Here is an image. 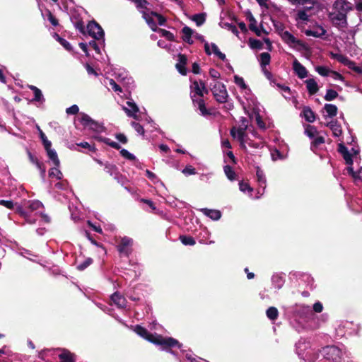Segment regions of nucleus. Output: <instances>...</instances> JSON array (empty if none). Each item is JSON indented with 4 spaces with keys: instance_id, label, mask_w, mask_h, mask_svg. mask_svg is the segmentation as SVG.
<instances>
[{
    "instance_id": "37",
    "label": "nucleus",
    "mask_w": 362,
    "mask_h": 362,
    "mask_svg": "<svg viewBox=\"0 0 362 362\" xmlns=\"http://www.w3.org/2000/svg\"><path fill=\"white\" fill-rule=\"evenodd\" d=\"M88 128L95 132H103L105 131V127L98 122L93 120Z\"/></svg>"
},
{
    "instance_id": "54",
    "label": "nucleus",
    "mask_w": 362,
    "mask_h": 362,
    "mask_svg": "<svg viewBox=\"0 0 362 362\" xmlns=\"http://www.w3.org/2000/svg\"><path fill=\"white\" fill-rule=\"evenodd\" d=\"M225 28L228 29V30L231 31L233 34L238 35V31L235 25L230 24V23H224Z\"/></svg>"
},
{
    "instance_id": "9",
    "label": "nucleus",
    "mask_w": 362,
    "mask_h": 362,
    "mask_svg": "<svg viewBox=\"0 0 362 362\" xmlns=\"http://www.w3.org/2000/svg\"><path fill=\"white\" fill-rule=\"evenodd\" d=\"M192 100L194 105H197L201 115L203 116H207L210 115L209 111L206 108L205 103L202 98H195V94L191 95Z\"/></svg>"
},
{
    "instance_id": "34",
    "label": "nucleus",
    "mask_w": 362,
    "mask_h": 362,
    "mask_svg": "<svg viewBox=\"0 0 362 362\" xmlns=\"http://www.w3.org/2000/svg\"><path fill=\"white\" fill-rule=\"evenodd\" d=\"M296 21L308 22L309 21V15L306 13V10L300 9L297 11Z\"/></svg>"
},
{
    "instance_id": "11",
    "label": "nucleus",
    "mask_w": 362,
    "mask_h": 362,
    "mask_svg": "<svg viewBox=\"0 0 362 362\" xmlns=\"http://www.w3.org/2000/svg\"><path fill=\"white\" fill-rule=\"evenodd\" d=\"M127 105L129 107H124L123 110L125 111L127 115L129 117H134V119H137V115H136V112H139V107L136 105L135 103L132 101L127 102Z\"/></svg>"
},
{
    "instance_id": "49",
    "label": "nucleus",
    "mask_w": 362,
    "mask_h": 362,
    "mask_svg": "<svg viewBox=\"0 0 362 362\" xmlns=\"http://www.w3.org/2000/svg\"><path fill=\"white\" fill-rule=\"evenodd\" d=\"M250 45L252 49H261L262 46V43L259 40H250Z\"/></svg>"
},
{
    "instance_id": "56",
    "label": "nucleus",
    "mask_w": 362,
    "mask_h": 362,
    "mask_svg": "<svg viewBox=\"0 0 362 362\" xmlns=\"http://www.w3.org/2000/svg\"><path fill=\"white\" fill-rule=\"evenodd\" d=\"M136 5V7L139 8H146L147 5V1L146 0H132Z\"/></svg>"
},
{
    "instance_id": "55",
    "label": "nucleus",
    "mask_w": 362,
    "mask_h": 362,
    "mask_svg": "<svg viewBox=\"0 0 362 362\" xmlns=\"http://www.w3.org/2000/svg\"><path fill=\"white\" fill-rule=\"evenodd\" d=\"M239 188H240V190L243 192H245L247 190L249 192H252V189L249 186V185L247 183H245L243 182H240L239 183Z\"/></svg>"
},
{
    "instance_id": "25",
    "label": "nucleus",
    "mask_w": 362,
    "mask_h": 362,
    "mask_svg": "<svg viewBox=\"0 0 362 362\" xmlns=\"http://www.w3.org/2000/svg\"><path fill=\"white\" fill-rule=\"evenodd\" d=\"M316 71L318 72L319 74L323 76H327L329 75L330 72H332L335 76V78H339L341 77L339 74L335 71H331L328 68L325 66H317L316 67Z\"/></svg>"
},
{
    "instance_id": "10",
    "label": "nucleus",
    "mask_w": 362,
    "mask_h": 362,
    "mask_svg": "<svg viewBox=\"0 0 362 362\" xmlns=\"http://www.w3.org/2000/svg\"><path fill=\"white\" fill-rule=\"evenodd\" d=\"M293 69L300 78H304L308 75L306 69L297 59L293 62Z\"/></svg>"
},
{
    "instance_id": "52",
    "label": "nucleus",
    "mask_w": 362,
    "mask_h": 362,
    "mask_svg": "<svg viewBox=\"0 0 362 362\" xmlns=\"http://www.w3.org/2000/svg\"><path fill=\"white\" fill-rule=\"evenodd\" d=\"M79 108L76 105H73L66 110V112L69 115H76L78 112Z\"/></svg>"
},
{
    "instance_id": "23",
    "label": "nucleus",
    "mask_w": 362,
    "mask_h": 362,
    "mask_svg": "<svg viewBox=\"0 0 362 362\" xmlns=\"http://www.w3.org/2000/svg\"><path fill=\"white\" fill-rule=\"evenodd\" d=\"M28 88L33 91V93L35 95V97L33 100V101L41 102V103H43L45 101V98L43 97L42 91L38 88H37L36 86H33V85H29Z\"/></svg>"
},
{
    "instance_id": "19",
    "label": "nucleus",
    "mask_w": 362,
    "mask_h": 362,
    "mask_svg": "<svg viewBox=\"0 0 362 362\" xmlns=\"http://www.w3.org/2000/svg\"><path fill=\"white\" fill-rule=\"evenodd\" d=\"M201 211L203 212L204 215L210 217L211 219L215 221L218 220L221 216V214L218 210L202 209Z\"/></svg>"
},
{
    "instance_id": "14",
    "label": "nucleus",
    "mask_w": 362,
    "mask_h": 362,
    "mask_svg": "<svg viewBox=\"0 0 362 362\" xmlns=\"http://www.w3.org/2000/svg\"><path fill=\"white\" fill-rule=\"evenodd\" d=\"M182 40L187 42L188 44H192V35L194 34V31L188 26H185L182 29Z\"/></svg>"
},
{
    "instance_id": "38",
    "label": "nucleus",
    "mask_w": 362,
    "mask_h": 362,
    "mask_svg": "<svg viewBox=\"0 0 362 362\" xmlns=\"http://www.w3.org/2000/svg\"><path fill=\"white\" fill-rule=\"evenodd\" d=\"M59 167L54 166L51 168L49 172V175L51 177H56L57 180H61L63 177L62 173L58 169Z\"/></svg>"
},
{
    "instance_id": "57",
    "label": "nucleus",
    "mask_w": 362,
    "mask_h": 362,
    "mask_svg": "<svg viewBox=\"0 0 362 362\" xmlns=\"http://www.w3.org/2000/svg\"><path fill=\"white\" fill-rule=\"evenodd\" d=\"M109 85L111 88L116 92H121V88L116 83V82L113 79L109 80Z\"/></svg>"
},
{
    "instance_id": "24",
    "label": "nucleus",
    "mask_w": 362,
    "mask_h": 362,
    "mask_svg": "<svg viewBox=\"0 0 362 362\" xmlns=\"http://www.w3.org/2000/svg\"><path fill=\"white\" fill-rule=\"evenodd\" d=\"M339 151L343 155V157L346 160V163L349 165H352L353 160L351 158V155L349 153L347 148L344 145L340 144L339 147Z\"/></svg>"
},
{
    "instance_id": "45",
    "label": "nucleus",
    "mask_w": 362,
    "mask_h": 362,
    "mask_svg": "<svg viewBox=\"0 0 362 362\" xmlns=\"http://www.w3.org/2000/svg\"><path fill=\"white\" fill-rule=\"evenodd\" d=\"M92 262H93V260L91 258H87L86 260H84L83 262H82L81 264H79L77 266V269L81 271L84 270L89 265H90L92 264Z\"/></svg>"
},
{
    "instance_id": "43",
    "label": "nucleus",
    "mask_w": 362,
    "mask_h": 362,
    "mask_svg": "<svg viewBox=\"0 0 362 362\" xmlns=\"http://www.w3.org/2000/svg\"><path fill=\"white\" fill-rule=\"evenodd\" d=\"M224 172L229 180H233L235 179V173L230 166L226 165L224 167Z\"/></svg>"
},
{
    "instance_id": "53",
    "label": "nucleus",
    "mask_w": 362,
    "mask_h": 362,
    "mask_svg": "<svg viewBox=\"0 0 362 362\" xmlns=\"http://www.w3.org/2000/svg\"><path fill=\"white\" fill-rule=\"evenodd\" d=\"M132 127L134 128V129L140 134L144 135V129L143 127L139 124V123H136L135 122H132Z\"/></svg>"
},
{
    "instance_id": "1",
    "label": "nucleus",
    "mask_w": 362,
    "mask_h": 362,
    "mask_svg": "<svg viewBox=\"0 0 362 362\" xmlns=\"http://www.w3.org/2000/svg\"><path fill=\"white\" fill-rule=\"evenodd\" d=\"M346 4L344 0H336L328 16L332 25L341 30L348 26Z\"/></svg>"
},
{
    "instance_id": "63",
    "label": "nucleus",
    "mask_w": 362,
    "mask_h": 362,
    "mask_svg": "<svg viewBox=\"0 0 362 362\" xmlns=\"http://www.w3.org/2000/svg\"><path fill=\"white\" fill-rule=\"evenodd\" d=\"M323 143H325V139L322 136H317L313 141V144L315 146H319Z\"/></svg>"
},
{
    "instance_id": "59",
    "label": "nucleus",
    "mask_w": 362,
    "mask_h": 362,
    "mask_svg": "<svg viewBox=\"0 0 362 362\" xmlns=\"http://www.w3.org/2000/svg\"><path fill=\"white\" fill-rule=\"evenodd\" d=\"M59 38V41L60 42V44L67 50H70L71 49V45L69 44V42H68L66 40L63 39V38H61V37H58Z\"/></svg>"
},
{
    "instance_id": "13",
    "label": "nucleus",
    "mask_w": 362,
    "mask_h": 362,
    "mask_svg": "<svg viewBox=\"0 0 362 362\" xmlns=\"http://www.w3.org/2000/svg\"><path fill=\"white\" fill-rule=\"evenodd\" d=\"M305 33L307 36H313L315 37H321L325 35L326 30L321 26H317L313 30H306Z\"/></svg>"
},
{
    "instance_id": "2",
    "label": "nucleus",
    "mask_w": 362,
    "mask_h": 362,
    "mask_svg": "<svg viewBox=\"0 0 362 362\" xmlns=\"http://www.w3.org/2000/svg\"><path fill=\"white\" fill-rule=\"evenodd\" d=\"M135 332L146 340L155 344L163 346L164 349L175 346L178 347L181 346L177 340L171 337H163L160 335H153L150 334L147 329L139 325L136 327Z\"/></svg>"
},
{
    "instance_id": "28",
    "label": "nucleus",
    "mask_w": 362,
    "mask_h": 362,
    "mask_svg": "<svg viewBox=\"0 0 362 362\" xmlns=\"http://www.w3.org/2000/svg\"><path fill=\"white\" fill-rule=\"evenodd\" d=\"M47 153L49 158L52 161L54 166L59 167L60 161L58 158L57 152L54 149H52L49 150V151H47Z\"/></svg>"
},
{
    "instance_id": "6",
    "label": "nucleus",
    "mask_w": 362,
    "mask_h": 362,
    "mask_svg": "<svg viewBox=\"0 0 362 362\" xmlns=\"http://www.w3.org/2000/svg\"><path fill=\"white\" fill-rule=\"evenodd\" d=\"M117 250L120 254L128 256L130 253V247L132 245L133 240L128 237L121 238L119 241L117 242Z\"/></svg>"
},
{
    "instance_id": "27",
    "label": "nucleus",
    "mask_w": 362,
    "mask_h": 362,
    "mask_svg": "<svg viewBox=\"0 0 362 362\" xmlns=\"http://www.w3.org/2000/svg\"><path fill=\"white\" fill-rule=\"evenodd\" d=\"M256 175L259 185L262 186L263 189H264L266 185V177L263 171L259 167L257 168Z\"/></svg>"
},
{
    "instance_id": "22",
    "label": "nucleus",
    "mask_w": 362,
    "mask_h": 362,
    "mask_svg": "<svg viewBox=\"0 0 362 362\" xmlns=\"http://www.w3.org/2000/svg\"><path fill=\"white\" fill-rule=\"evenodd\" d=\"M307 89L310 95L315 94L318 91V86L313 78L305 81Z\"/></svg>"
},
{
    "instance_id": "16",
    "label": "nucleus",
    "mask_w": 362,
    "mask_h": 362,
    "mask_svg": "<svg viewBox=\"0 0 362 362\" xmlns=\"http://www.w3.org/2000/svg\"><path fill=\"white\" fill-rule=\"evenodd\" d=\"M332 57L337 59L338 62L346 65L348 67H352L354 62L350 61L346 56L339 53H331Z\"/></svg>"
},
{
    "instance_id": "46",
    "label": "nucleus",
    "mask_w": 362,
    "mask_h": 362,
    "mask_svg": "<svg viewBox=\"0 0 362 362\" xmlns=\"http://www.w3.org/2000/svg\"><path fill=\"white\" fill-rule=\"evenodd\" d=\"M183 174L185 175H195L197 173L196 170L192 165L186 166L182 171Z\"/></svg>"
},
{
    "instance_id": "64",
    "label": "nucleus",
    "mask_w": 362,
    "mask_h": 362,
    "mask_svg": "<svg viewBox=\"0 0 362 362\" xmlns=\"http://www.w3.org/2000/svg\"><path fill=\"white\" fill-rule=\"evenodd\" d=\"M116 139L122 144H126L127 142V138L123 134H117L116 135Z\"/></svg>"
},
{
    "instance_id": "20",
    "label": "nucleus",
    "mask_w": 362,
    "mask_h": 362,
    "mask_svg": "<svg viewBox=\"0 0 362 362\" xmlns=\"http://www.w3.org/2000/svg\"><path fill=\"white\" fill-rule=\"evenodd\" d=\"M302 114L305 119L308 122H313L315 120V115L310 107H304Z\"/></svg>"
},
{
    "instance_id": "3",
    "label": "nucleus",
    "mask_w": 362,
    "mask_h": 362,
    "mask_svg": "<svg viewBox=\"0 0 362 362\" xmlns=\"http://www.w3.org/2000/svg\"><path fill=\"white\" fill-rule=\"evenodd\" d=\"M247 128V122L246 119H242V124L238 127H233L230 129V134L233 138H236L240 143L242 148H245V144L247 142V135L245 132Z\"/></svg>"
},
{
    "instance_id": "40",
    "label": "nucleus",
    "mask_w": 362,
    "mask_h": 362,
    "mask_svg": "<svg viewBox=\"0 0 362 362\" xmlns=\"http://www.w3.org/2000/svg\"><path fill=\"white\" fill-rule=\"evenodd\" d=\"M180 239L185 245H194L195 244L194 239L191 236L181 235Z\"/></svg>"
},
{
    "instance_id": "29",
    "label": "nucleus",
    "mask_w": 362,
    "mask_h": 362,
    "mask_svg": "<svg viewBox=\"0 0 362 362\" xmlns=\"http://www.w3.org/2000/svg\"><path fill=\"white\" fill-rule=\"evenodd\" d=\"M78 119L84 127L88 128L93 120L90 116L85 113H81Z\"/></svg>"
},
{
    "instance_id": "12",
    "label": "nucleus",
    "mask_w": 362,
    "mask_h": 362,
    "mask_svg": "<svg viewBox=\"0 0 362 362\" xmlns=\"http://www.w3.org/2000/svg\"><path fill=\"white\" fill-rule=\"evenodd\" d=\"M111 300L119 308H123L126 306L127 300L125 298L117 292L111 296Z\"/></svg>"
},
{
    "instance_id": "42",
    "label": "nucleus",
    "mask_w": 362,
    "mask_h": 362,
    "mask_svg": "<svg viewBox=\"0 0 362 362\" xmlns=\"http://www.w3.org/2000/svg\"><path fill=\"white\" fill-rule=\"evenodd\" d=\"M211 47L213 50V53L215 55H216L219 59H221L223 61L226 59V55L220 52L218 47L216 44L211 43Z\"/></svg>"
},
{
    "instance_id": "62",
    "label": "nucleus",
    "mask_w": 362,
    "mask_h": 362,
    "mask_svg": "<svg viewBox=\"0 0 362 362\" xmlns=\"http://www.w3.org/2000/svg\"><path fill=\"white\" fill-rule=\"evenodd\" d=\"M323 306L321 303L317 302L313 305V310L316 313H321L322 311Z\"/></svg>"
},
{
    "instance_id": "35",
    "label": "nucleus",
    "mask_w": 362,
    "mask_h": 362,
    "mask_svg": "<svg viewBox=\"0 0 362 362\" xmlns=\"http://www.w3.org/2000/svg\"><path fill=\"white\" fill-rule=\"evenodd\" d=\"M266 314L269 319L274 320L277 318L279 315V312L277 308H276L275 307H269L267 310Z\"/></svg>"
},
{
    "instance_id": "7",
    "label": "nucleus",
    "mask_w": 362,
    "mask_h": 362,
    "mask_svg": "<svg viewBox=\"0 0 362 362\" xmlns=\"http://www.w3.org/2000/svg\"><path fill=\"white\" fill-rule=\"evenodd\" d=\"M87 29L89 35L95 40L103 38L104 32L102 28L95 22L93 21L88 24Z\"/></svg>"
},
{
    "instance_id": "58",
    "label": "nucleus",
    "mask_w": 362,
    "mask_h": 362,
    "mask_svg": "<svg viewBox=\"0 0 362 362\" xmlns=\"http://www.w3.org/2000/svg\"><path fill=\"white\" fill-rule=\"evenodd\" d=\"M47 17L48 20L52 25L56 26L58 25V21L55 18V17L52 14L50 11H48Z\"/></svg>"
},
{
    "instance_id": "32",
    "label": "nucleus",
    "mask_w": 362,
    "mask_h": 362,
    "mask_svg": "<svg viewBox=\"0 0 362 362\" xmlns=\"http://www.w3.org/2000/svg\"><path fill=\"white\" fill-rule=\"evenodd\" d=\"M105 170L110 175L114 176L115 178L117 177V175H118L117 168L115 165L106 163L105 165Z\"/></svg>"
},
{
    "instance_id": "33",
    "label": "nucleus",
    "mask_w": 362,
    "mask_h": 362,
    "mask_svg": "<svg viewBox=\"0 0 362 362\" xmlns=\"http://www.w3.org/2000/svg\"><path fill=\"white\" fill-rule=\"evenodd\" d=\"M324 109L329 117H334L337 113V106L332 104H325Z\"/></svg>"
},
{
    "instance_id": "15",
    "label": "nucleus",
    "mask_w": 362,
    "mask_h": 362,
    "mask_svg": "<svg viewBox=\"0 0 362 362\" xmlns=\"http://www.w3.org/2000/svg\"><path fill=\"white\" fill-rule=\"evenodd\" d=\"M283 40L287 44L292 45H300L299 40H298L291 33L288 31H284L281 34Z\"/></svg>"
},
{
    "instance_id": "4",
    "label": "nucleus",
    "mask_w": 362,
    "mask_h": 362,
    "mask_svg": "<svg viewBox=\"0 0 362 362\" xmlns=\"http://www.w3.org/2000/svg\"><path fill=\"white\" fill-rule=\"evenodd\" d=\"M215 99L221 103L226 102L228 93L225 86L220 82H215L211 88Z\"/></svg>"
},
{
    "instance_id": "21",
    "label": "nucleus",
    "mask_w": 362,
    "mask_h": 362,
    "mask_svg": "<svg viewBox=\"0 0 362 362\" xmlns=\"http://www.w3.org/2000/svg\"><path fill=\"white\" fill-rule=\"evenodd\" d=\"M24 206L30 211H35L43 207V204L38 200L28 201L25 203Z\"/></svg>"
},
{
    "instance_id": "18",
    "label": "nucleus",
    "mask_w": 362,
    "mask_h": 362,
    "mask_svg": "<svg viewBox=\"0 0 362 362\" xmlns=\"http://www.w3.org/2000/svg\"><path fill=\"white\" fill-rule=\"evenodd\" d=\"M332 131L334 136H339L342 134L341 125L337 121H331L327 124Z\"/></svg>"
},
{
    "instance_id": "5",
    "label": "nucleus",
    "mask_w": 362,
    "mask_h": 362,
    "mask_svg": "<svg viewBox=\"0 0 362 362\" xmlns=\"http://www.w3.org/2000/svg\"><path fill=\"white\" fill-rule=\"evenodd\" d=\"M324 356L334 362H339L342 353L341 351L335 346H328L322 349Z\"/></svg>"
},
{
    "instance_id": "61",
    "label": "nucleus",
    "mask_w": 362,
    "mask_h": 362,
    "mask_svg": "<svg viewBox=\"0 0 362 362\" xmlns=\"http://www.w3.org/2000/svg\"><path fill=\"white\" fill-rule=\"evenodd\" d=\"M272 157L273 160H276L277 159H282L283 156L281 153L278 150H275L272 153Z\"/></svg>"
},
{
    "instance_id": "48",
    "label": "nucleus",
    "mask_w": 362,
    "mask_h": 362,
    "mask_svg": "<svg viewBox=\"0 0 362 362\" xmlns=\"http://www.w3.org/2000/svg\"><path fill=\"white\" fill-rule=\"evenodd\" d=\"M192 20L196 22L197 25H201L204 23L205 18L203 14H196L193 16Z\"/></svg>"
},
{
    "instance_id": "39",
    "label": "nucleus",
    "mask_w": 362,
    "mask_h": 362,
    "mask_svg": "<svg viewBox=\"0 0 362 362\" xmlns=\"http://www.w3.org/2000/svg\"><path fill=\"white\" fill-rule=\"evenodd\" d=\"M270 54L267 52H263L260 54V64L262 66L268 65L270 62Z\"/></svg>"
},
{
    "instance_id": "60",
    "label": "nucleus",
    "mask_w": 362,
    "mask_h": 362,
    "mask_svg": "<svg viewBox=\"0 0 362 362\" xmlns=\"http://www.w3.org/2000/svg\"><path fill=\"white\" fill-rule=\"evenodd\" d=\"M77 146H81L84 148H88L89 151H93L95 150V148L93 146H92L88 142H81V143L77 144Z\"/></svg>"
},
{
    "instance_id": "47",
    "label": "nucleus",
    "mask_w": 362,
    "mask_h": 362,
    "mask_svg": "<svg viewBox=\"0 0 362 362\" xmlns=\"http://www.w3.org/2000/svg\"><path fill=\"white\" fill-rule=\"evenodd\" d=\"M159 32L161 33L162 36L165 37L167 40L170 41H174V35L170 31L160 29Z\"/></svg>"
},
{
    "instance_id": "50",
    "label": "nucleus",
    "mask_w": 362,
    "mask_h": 362,
    "mask_svg": "<svg viewBox=\"0 0 362 362\" xmlns=\"http://www.w3.org/2000/svg\"><path fill=\"white\" fill-rule=\"evenodd\" d=\"M289 1L291 4L296 5H305L306 4H309L313 6L314 4L313 0H289Z\"/></svg>"
},
{
    "instance_id": "26",
    "label": "nucleus",
    "mask_w": 362,
    "mask_h": 362,
    "mask_svg": "<svg viewBox=\"0 0 362 362\" xmlns=\"http://www.w3.org/2000/svg\"><path fill=\"white\" fill-rule=\"evenodd\" d=\"M59 358L61 362H74V355L69 351L64 350L62 354H59Z\"/></svg>"
},
{
    "instance_id": "30",
    "label": "nucleus",
    "mask_w": 362,
    "mask_h": 362,
    "mask_svg": "<svg viewBox=\"0 0 362 362\" xmlns=\"http://www.w3.org/2000/svg\"><path fill=\"white\" fill-rule=\"evenodd\" d=\"M317 133L318 132L315 127L309 124L305 126V134L310 139L315 138Z\"/></svg>"
},
{
    "instance_id": "41",
    "label": "nucleus",
    "mask_w": 362,
    "mask_h": 362,
    "mask_svg": "<svg viewBox=\"0 0 362 362\" xmlns=\"http://www.w3.org/2000/svg\"><path fill=\"white\" fill-rule=\"evenodd\" d=\"M337 96L338 93L336 90L329 89L327 90L326 95L325 96V100L327 101H331L335 99Z\"/></svg>"
},
{
    "instance_id": "8",
    "label": "nucleus",
    "mask_w": 362,
    "mask_h": 362,
    "mask_svg": "<svg viewBox=\"0 0 362 362\" xmlns=\"http://www.w3.org/2000/svg\"><path fill=\"white\" fill-rule=\"evenodd\" d=\"M191 89L192 95L195 94V98H198L197 96L203 97L204 93L207 94L209 93L204 83L202 81H194L191 86Z\"/></svg>"
},
{
    "instance_id": "51",
    "label": "nucleus",
    "mask_w": 362,
    "mask_h": 362,
    "mask_svg": "<svg viewBox=\"0 0 362 362\" xmlns=\"http://www.w3.org/2000/svg\"><path fill=\"white\" fill-rule=\"evenodd\" d=\"M120 153L121 155L124 157V158H126L129 160H135V156L132 154L131 153H129L127 150L126 149H122L120 151Z\"/></svg>"
},
{
    "instance_id": "31",
    "label": "nucleus",
    "mask_w": 362,
    "mask_h": 362,
    "mask_svg": "<svg viewBox=\"0 0 362 362\" xmlns=\"http://www.w3.org/2000/svg\"><path fill=\"white\" fill-rule=\"evenodd\" d=\"M16 210V212L17 214H18L20 216H21L22 217H23L25 220V221H30V219H29V214H28L27 211H25L24 209H23V207L22 205H20V204H18L16 203V205L15 206L14 209Z\"/></svg>"
},
{
    "instance_id": "36",
    "label": "nucleus",
    "mask_w": 362,
    "mask_h": 362,
    "mask_svg": "<svg viewBox=\"0 0 362 362\" xmlns=\"http://www.w3.org/2000/svg\"><path fill=\"white\" fill-rule=\"evenodd\" d=\"M97 139L100 141H102L107 145H109L110 146L115 148V149H119L121 147L119 146V144H117V142L115 141H111L109 138H105V137H97Z\"/></svg>"
},
{
    "instance_id": "17",
    "label": "nucleus",
    "mask_w": 362,
    "mask_h": 362,
    "mask_svg": "<svg viewBox=\"0 0 362 362\" xmlns=\"http://www.w3.org/2000/svg\"><path fill=\"white\" fill-rule=\"evenodd\" d=\"M187 64V57L184 54L178 55V63L176 64V68L178 71L182 74H186V69L185 68V64Z\"/></svg>"
},
{
    "instance_id": "44",
    "label": "nucleus",
    "mask_w": 362,
    "mask_h": 362,
    "mask_svg": "<svg viewBox=\"0 0 362 362\" xmlns=\"http://www.w3.org/2000/svg\"><path fill=\"white\" fill-rule=\"evenodd\" d=\"M0 205L6 207L8 209H13L15 206L16 205V203H14L13 202L11 201V200L1 199Z\"/></svg>"
}]
</instances>
